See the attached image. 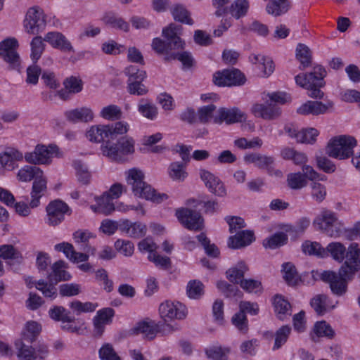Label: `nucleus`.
I'll return each mask as SVG.
<instances>
[{"mask_svg": "<svg viewBox=\"0 0 360 360\" xmlns=\"http://www.w3.org/2000/svg\"><path fill=\"white\" fill-rule=\"evenodd\" d=\"M129 125L126 122H117L110 124L91 126L86 133V138L94 143H110L112 141L127 133Z\"/></svg>", "mask_w": 360, "mask_h": 360, "instance_id": "7ed1b4c3", "label": "nucleus"}, {"mask_svg": "<svg viewBox=\"0 0 360 360\" xmlns=\"http://www.w3.org/2000/svg\"><path fill=\"white\" fill-rule=\"evenodd\" d=\"M244 161L247 163L255 164L259 169L270 170L271 165L274 162V158L271 156L252 153L246 154L244 156Z\"/></svg>", "mask_w": 360, "mask_h": 360, "instance_id": "c85d7f7f", "label": "nucleus"}, {"mask_svg": "<svg viewBox=\"0 0 360 360\" xmlns=\"http://www.w3.org/2000/svg\"><path fill=\"white\" fill-rule=\"evenodd\" d=\"M0 257L4 260H10L8 264L11 266L14 264H21L23 262L22 253L12 245L0 246Z\"/></svg>", "mask_w": 360, "mask_h": 360, "instance_id": "bb28decb", "label": "nucleus"}, {"mask_svg": "<svg viewBox=\"0 0 360 360\" xmlns=\"http://www.w3.org/2000/svg\"><path fill=\"white\" fill-rule=\"evenodd\" d=\"M58 151V148L56 145L38 144L35 146L34 151L25 154V159L28 163L34 165H49L53 155Z\"/></svg>", "mask_w": 360, "mask_h": 360, "instance_id": "9d476101", "label": "nucleus"}, {"mask_svg": "<svg viewBox=\"0 0 360 360\" xmlns=\"http://www.w3.org/2000/svg\"><path fill=\"white\" fill-rule=\"evenodd\" d=\"M160 316L165 321L173 319H184L186 318L187 311L184 305L180 302L166 301L159 307Z\"/></svg>", "mask_w": 360, "mask_h": 360, "instance_id": "2eb2a0df", "label": "nucleus"}, {"mask_svg": "<svg viewBox=\"0 0 360 360\" xmlns=\"http://www.w3.org/2000/svg\"><path fill=\"white\" fill-rule=\"evenodd\" d=\"M328 296L323 294L316 295L310 302L311 307L319 315H323L326 311Z\"/></svg>", "mask_w": 360, "mask_h": 360, "instance_id": "bf43d9fd", "label": "nucleus"}, {"mask_svg": "<svg viewBox=\"0 0 360 360\" xmlns=\"http://www.w3.org/2000/svg\"><path fill=\"white\" fill-rule=\"evenodd\" d=\"M288 236L283 233H276L271 237L266 238L263 241V245L265 248L276 249L288 242Z\"/></svg>", "mask_w": 360, "mask_h": 360, "instance_id": "a18cd8bd", "label": "nucleus"}, {"mask_svg": "<svg viewBox=\"0 0 360 360\" xmlns=\"http://www.w3.org/2000/svg\"><path fill=\"white\" fill-rule=\"evenodd\" d=\"M328 106L319 101H309L302 104L297 110V113L300 115H317L326 112Z\"/></svg>", "mask_w": 360, "mask_h": 360, "instance_id": "2f4dec72", "label": "nucleus"}, {"mask_svg": "<svg viewBox=\"0 0 360 360\" xmlns=\"http://www.w3.org/2000/svg\"><path fill=\"white\" fill-rule=\"evenodd\" d=\"M48 354V347L44 345H40L35 349L22 341L18 347V357L19 360L44 359Z\"/></svg>", "mask_w": 360, "mask_h": 360, "instance_id": "a211bd4d", "label": "nucleus"}, {"mask_svg": "<svg viewBox=\"0 0 360 360\" xmlns=\"http://www.w3.org/2000/svg\"><path fill=\"white\" fill-rule=\"evenodd\" d=\"M175 215L184 226L189 230L200 231L203 227V218L195 210L182 207L176 210Z\"/></svg>", "mask_w": 360, "mask_h": 360, "instance_id": "f8f14e48", "label": "nucleus"}, {"mask_svg": "<svg viewBox=\"0 0 360 360\" xmlns=\"http://www.w3.org/2000/svg\"><path fill=\"white\" fill-rule=\"evenodd\" d=\"M158 332L156 326L153 321H143L139 322L136 326L130 329L129 333L131 335L143 334L145 338L152 340L153 339Z\"/></svg>", "mask_w": 360, "mask_h": 360, "instance_id": "c756f323", "label": "nucleus"}, {"mask_svg": "<svg viewBox=\"0 0 360 360\" xmlns=\"http://www.w3.org/2000/svg\"><path fill=\"white\" fill-rule=\"evenodd\" d=\"M55 250L63 252L66 257L74 263L86 262L89 259V255L85 252H79L75 251L71 243L63 242L55 245Z\"/></svg>", "mask_w": 360, "mask_h": 360, "instance_id": "b1692460", "label": "nucleus"}, {"mask_svg": "<svg viewBox=\"0 0 360 360\" xmlns=\"http://www.w3.org/2000/svg\"><path fill=\"white\" fill-rule=\"evenodd\" d=\"M248 0H235L228 8V11L236 19L245 16L249 9Z\"/></svg>", "mask_w": 360, "mask_h": 360, "instance_id": "ea45409f", "label": "nucleus"}, {"mask_svg": "<svg viewBox=\"0 0 360 360\" xmlns=\"http://www.w3.org/2000/svg\"><path fill=\"white\" fill-rule=\"evenodd\" d=\"M353 278V276L341 269H339L337 272L324 271L321 274V279L328 283L332 293L338 297L343 296L347 293L348 283Z\"/></svg>", "mask_w": 360, "mask_h": 360, "instance_id": "423d86ee", "label": "nucleus"}, {"mask_svg": "<svg viewBox=\"0 0 360 360\" xmlns=\"http://www.w3.org/2000/svg\"><path fill=\"white\" fill-rule=\"evenodd\" d=\"M143 81H127V91L131 95L144 96L148 94V87Z\"/></svg>", "mask_w": 360, "mask_h": 360, "instance_id": "0e129e2a", "label": "nucleus"}, {"mask_svg": "<svg viewBox=\"0 0 360 360\" xmlns=\"http://www.w3.org/2000/svg\"><path fill=\"white\" fill-rule=\"evenodd\" d=\"M283 278L290 285H295L300 280V277L297 271L295 265L290 262H286L283 264Z\"/></svg>", "mask_w": 360, "mask_h": 360, "instance_id": "79ce46f5", "label": "nucleus"}, {"mask_svg": "<svg viewBox=\"0 0 360 360\" xmlns=\"http://www.w3.org/2000/svg\"><path fill=\"white\" fill-rule=\"evenodd\" d=\"M186 292L190 298L198 299L204 294V285L198 280L191 281L187 285Z\"/></svg>", "mask_w": 360, "mask_h": 360, "instance_id": "4d7b16f0", "label": "nucleus"}, {"mask_svg": "<svg viewBox=\"0 0 360 360\" xmlns=\"http://www.w3.org/2000/svg\"><path fill=\"white\" fill-rule=\"evenodd\" d=\"M44 39L39 36L34 37L31 41L30 58L34 63H36L37 60L41 58L45 49V44L44 43Z\"/></svg>", "mask_w": 360, "mask_h": 360, "instance_id": "49530a36", "label": "nucleus"}, {"mask_svg": "<svg viewBox=\"0 0 360 360\" xmlns=\"http://www.w3.org/2000/svg\"><path fill=\"white\" fill-rule=\"evenodd\" d=\"M18 46L15 38H8L0 42V57L7 64L9 70L18 72L21 68V59L17 51Z\"/></svg>", "mask_w": 360, "mask_h": 360, "instance_id": "6e6552de", "label": "nucleus"}, {"mask_svg": "<svg viewBox=\"0 0 360 360\" xmlns=\"http://www.w3.org/2000/svg\"><path fill=\"white\" fill-rule=\"evenodd\" d=\"M186 163L172 162L169 166V176L173 180L184 181L187 176L185 171Z\"/></svg>", "mask_w": 360, "mask_h": 360, "instance_id": "5fc2aeb1", "label": "nucleus"}, {"mask_svg": "<svg viewBox=\"0 0 360 360\" xmlns=\"http://www.w3.org/2000/svg\"><path fill=\"white\" fill-rule=\"evenodd\" d=\"M124 74L128 77V81H143L146 77V71L139 70L135 65L125 68Z\"/></svg>", "mask_w": 360, "mask_h": 360, "instance_id": "774afa93", "label": "nucleus"}, {"mask_svg": "<svg viewBox=\"0 0 360 360\" xmlns=\"http://www.w3.org/2000/svg\"><path fill=\"white\" fill-rule=\"evenodd\" d=\"M95 200L96 204L90 206L91 210L95 213L109 215L115 210L112 198L105 193L99 197H96Z\"/></svg>", "mask_w": 360, "mask_h": 360, "instance_id": "a878e982", "label": "nucleus"}, {"mask_svg": "<svg viewBox=\"0 0 360 360\" xmlns=\"http://www.w3.org/2000/svg\"><path fill=\"white\" fill-rule=\"evenodd\" d=\"M172 14L176 21H179L188 25H192L193 24V20L191 18L190 13L181 5L176 6L173 8Z\"/></svg>", "mask_w": 360, "mask_h": 360, "instance_id": "09e8293b", "label": "nucleus"}, {"mask_svg": "<svg viewBox=\"0 0 360 360\" xmlns=\"http://www.w3.org/2000/svg\"><path fill=\"white\" fill-rule=\"evenodd\" d=\"M254 240L253 231L249 230L241 231L235 236L229 237L228 245L233 249H239L250 245Z\"/></svg>", "mask_w": 360, "mask_h": 360, "instance_id": "393cba45", "label": "nucleus"}, {"mask_svg": "<svg viewBox=\"0 0 360 360\" xmlns=\"http://www.w3.org/2000/svg\"><path fill=\"white\" fill-rule=\"evenodd\" d=\"M248 271V266L243 262H240L234 267L230 268L226 272L227 278L232 283H240L243 281L244 274Z\"/></svg>", "mask_w": 360, "mask_h": 360, "instance_id": "f704fd0d", "label": "nucleus"}, {"mask_svg": "<svg viewBox=\"0 0 360 360\" xmlns=\"http://www.w3.org/2000/svg\"><path fill=\"white\" fill-rule=\"evenodd\" d=\"M325 249L327 250V257L330 254L334 260L342 262L347 251L345 247L342 243L338 242L331 243Z\"/></svg>", "mask_w": 360, "mask_h": 360, "instance_id": "a19ab883", "label": "nucleus"}, {"mask_svg": "<svg viewBox=\"0 0 360 360\" xmlns=\"http://www.w3.org/2000/svg\"><path fill=\"white\" fill-rule=\"evenodd\" d=\"M47 179L42 174L37 177L32 184L31 191V201L30 206L32 208L38 207L40 198L44 195L47 190Z\"/></svg>", "mask_w": 360, "mask_h": 360, "instance_id": "aec40b11", "label": "nucleus"}, {"mask_svg": "<svg viewBox=\"0 0 360 360\" xmlns=\"http://www.w3.org/2000/svg\"><path fill=\"white\" fill-rule=\"evenodd\" d=\"M326 75L325 68L320 65H316L314 66L311 72L297 75L295 79L297 85L309 91L310 97L321 98L323 96V92L320 89L325 85L324 77Z\"/></svg>", "mask_w": 360, "mask_h": 360, "instance_id": "20e7f679", "label": "nucleus"}, {"mask_svg": "<svg viewBox=\"0 0 360 360\" xmlns=\"http://www.w3.org/2000/svg\"><path fill=\"white\" fill-rule=\"evenodd\" d=\"M231 352L229 347L216 345L205 350L207 358L212 360H229V354Z\"/></svg>", "mask_w": 360, "mask_h": 360, "instance_id": "58836bf2", "label": "nucleus"}, {"mask_svg": "<svg viewBox=\"0 0 360 360\" xmlns=\"http://www.w3.org/2000/svg\"><path fill=\"white\" fill-rule=\"evenodd\" d=\"M44 40L49 43L55 49H58L65 52H74V49L71 43L60 32H48L45 35Z\"/></svg>", "mask_w": 360, "mask_h": 360, "instance_id": "412c9836", "label": "nucleus"}, {"mask_svg": "<svg viewBox=\"0 0 360 360\" xmlns=\"http://www.w3.org/2000/svg\"><path fill=\"white\" fill-rule=\"evenodd\" d=\"M98 356L101 360H121L110 343H105L102 345L98 350Z\"/></svg>", "mask_w": 360, "mask_h": 360, "instance_id": "e2e57ef3", "label": "nucleus"}, {"mask_svg": "<svg viewBox=\"0 0 360 360\" xmlns=\"http://www.w3.org/2000/svg\"><path fill=\"white\" fill-rule=\"evenodd\" d=\"M345 261L340 269H344L349 274L354 277L360 271V248L356 243H352L349 246L345 254Z\"/></svg>", "mask_w": 360, "mask_h": 360, "instance_id": "dca6fc26", "label": "nucleus"}, {"mask_svg": "<svg viewBox=\"0 0 360 360\" xmlns=\"http://www.w3.org/2000/svg\"><path fill=\"white\" fill-rule=\"evenodd\" d=\"M311 196L316 202L320 203L323 202L327 195L326 188L324 185L319 183L314 182L311 185Z\"/></svg>", "mask_w": 360, "mask_h": 360, "instance_id": "69168bd1", "label": "nucleus"}, {"mask_svg": "<svg viewBox=\"0 0 360 360\" xmlns=\"http://www.w3.org/2000/svg\"><path fill=\"white\" fill-rule=\"evenodd\" d=\"M243 119L244 114L238 108H221L218 110V117H215L214 120L215 123L225 122L227 124H232L242 122Z\"/></svg>", "mask_w": 360, "mask_h": 360, "instance_id": "5701e85b", "label": "nucleus"}, {"mask_svg": "<svg viewBox=\"0 0 360 360\" xmlns=\"http://www.w3.org/2000/svg\"><path fill=\"white\" fill-rule=\"evenodd\" d=\"M73 166L78 181L83 185L89 184L91 180V173L87 167L80 160L74 161Z\"/></svg>", "mask_w": 360, "mask_h": 360, "instance_id": "37998d69", "label": "nucleus"}, {"mask_svg": "<svg viewBox=\"0 0 360 360\" xmlns=\"http://www.w3.org/2000/svg\"><path fill=\"white\" fill-rule=\"evenodd\" d=\"M244 75L238 69L224 70L214 75L213 82L214 84L222 86H240L245 83Z\"/></svg>", "mask_w": 360, "mask_h": 360, "instance_id": "ddd939ff", "label": "nucleus"}, {"mask_svg": "<svg viewBox=\"0 0 360 360\" xmlns=\"http://www.w3.org/2000/svg\"><path fill=\"white\" fill-rule=\"evenodd\" d=\"M198 240L201 243L205 249L206 254L212 257H217L219 255V250L214 244H211L210 239L204 233L197 236Z\"/></svg>", "mask_w": 360, "mask_h": 360, "instance_id": "6e6d98bb", "label": "nucleus"}, {"mask_svg": "<svg viewBox=\"0 0 360 360\" xmlns=\"http://www.w3.org/2000/svg\"><path fill=\"white\" fill-rule=\"evenodd\" d=\"M65 115L67 120L72 122H88L94 119L93 111L86 107L66 111Z\"/></svg>", "mask_w": 360, "mask_h": 360, "instance_id": "cd10ccee", "label": "nucleus"}, {"mask_svg": "<svg viewBox=\"0 0 360 360\" xmlns=\"http://www.w3.org/2000/svg\"><path fill=\"white\" fill-rule=\"evenodd\" d=\"M65 266V262L63 260H58L52 265V272L48 276L50 283H57L70 278V274L64 269Z\"/></svg>", "mask_w": 360, "mask_h": 360, "instance_id": "7c9ffc66", "label": "nucleus"}, {"mask_svg": "<svg viewBox=\"0 0 360 360\" xmlns=\"http://www.w3.org/2000/svg\"><path fill=\"white\" fill-rule=\"evenodd\" d=\"M41 330V327L36 321H29L22 333V340L28 342L35 341Z\"/></svg>", "mask_w": 360, "mask_h": 360, "instance_id": "de8ad7c7", "label": "nucleus"}, {"mask_svg": "<svg viewBox=\"0 0 360 360\" xmlns=\"http://www.w3.org/2000/svg\"><path fill=\"white\" fill-rule=\"evenodd\" d=\"M102 20L105 25L113 28L119 29L124 32L129 30V25L128 22L114 13L109 12L105 13L102 18Z\"/></svg>", "mask_w": 360, "mask_h": 360, "instance_id": "72a5a7b5", "label": "nucleus"}, {"mask_svg": "<svg viewBox=\"0 0 360 360\" xmlns=\"http://www.w3.org/2000/svg\"><path fill=\"white\" fill-rule=\"evenodd\" d=\"M50 317L57 321L73 322L75 317L70 315V312L61 306H56L49 310Z\"/></svg>", "mask_w": 360, "mask_h": 360, "instance_id": "3c124183", "label": "nucleus"}, {"mask_svg": "<svg viewBox=\"0 0 360 360\" xmlns=\"http://www.w3.org/2000/svg\"><path fill=\"white\" fill-rule=\"evenodd\" d=\"M165 60H179L184 68H191L193 66L194 60L189 52L184 51L182 53L174 52L167 57H165Z\"/></svg>", "mask_w": 360, "mask_h": 360, "instance_id": "052dcab7", "label": "nucleus"}, {"mask_svg": "<svg viewBox=\"0 0 360 360\" xmlns=\"http://www.w3.org/2000/svg\"><path fill=\"white\" fill-rule=\"evenodd\" d=\"M252 112L255 116L267 120L277 119L281 114V110L278 105L269 101L265 103H256L253 105Z\"/></svg>", "mask_w": 360, "mask_h": 360, "instance_id": "6ab92c4d", "label": "nucleus"}, {"mask_svg": "<svg viewBox=\"0 0 360 360\" xmlns=\"http://www.w3.org/2000/svg\"><path fill=\"white\" fill-rule=\"evenodd\" d=\"M284 131L290 137L295 139L297 143H314L319 135L318 130L312 129L310 131L311 138L309 139L307 137L305 132L299 131L298 128L293 124H285Z\"/></svg>", "mask_w": 360, "mask_h": 360, "instance_id": "4be33fe9", "label": "nucleus"}, {"mask_svg": "<svg viewBox=\"0 0 360 360\" xmlns=\"http://www.w3.org/2000/svg\"><path fill=\"white\" fill-rule=\"evenodd\" d=\"M127 174V183L132 186V191L136 196L156 203H160L167 199V194L158 193L150 185L143 181L144 174L141 170L133 168L129 169Z\"/></svg>", "mask_w": 360, "mask_h": 360, "instance_id": "f03ea898", "label": "nucleus"}, {"mask_svg": "<svg viewBox=\"0 0 360 360\" xmlns=\"http://www.w3.org/2000/svg\"><path fill=\"white\" fill-rule=\"evenodd\" d=\"M313 331L317 337H327L333 338L335 335V332L326 321H317L314 326Z\"/></svg>", "mask_w": 360, "mask_h": 360, "instance_id": "13d9d810", "label": "nucleus"}, {"mask_svg": "<svg viewBox=\"0 0 360 360\" xmlns=\"http://www.w3.org/2000/svg\"><path fill=\"white\" fill-rule=\"evenodd\" d=\"M122 110L116 105H109L103 107L100 112V116L107 120L115 121L122 117Z\"/></svg>", "mask_w": 360, "mask_h": 360, "instance_id": "c03bdc74", "label": "nucleus"}, {"mask_svg": "<svg viewBox=\"0 0 360 360\" xmlns=\"http://www.w3.org/2000/svg\"><path fill=\"white\" fill-rule=\"evenodd\" d=\"M182 27L171 23L168 27L163 28L162 36L167 41L155 38L152 42L153 49L158 54H166V57L173 53V51L182 50L184 48L185 42L179 35L181 34Z\"/></svg>", "mask_w": 360, "mask_h": 360, "instance_id": "f257e3e1", "label": "nucleus"}, {"mask_svg": "<svg viewBox=\"0 0 360 360\" xmlns=\"http://www.w3.org/2000/svg\"><path fill=\"white\" fill-rule=\"evenodd\" d=\"M291 333V328L289 326H283L275 333V342L273 347L274 350L280 349L288 340Z\"/></svg>", "mask_w": 360, "mask_h": 360, "instance_id": "864d4df0", "label": "nucleus"}, {"mask_svg": "<svg viewBox=\"0 0 360 360\" xmlns=\"http://www.w3.org/2000/svg\"><path fill=\"white\" fill-rule=\"evenodd\" d=\"M199 175L205 186L212 194L219 197L226 195L225 186L218 176L205 169H200Z\"/></svg>", "mask_w": 360, "mask_h": 360, "instance_id": "f3484780", "label": "nucleus"}, {"mask_svg": "<svg viewBox=\"0 0 360 360\" xmlns=\"http://www.w3.org/2000/svg\"><path fill=\"white\" fill-rule=\"evenodd\" d=\"M98 307L97 304L90 302H82L79 300H75L70 303V307L74 314L79 315L82 313H88L95 311Z\"/></svg>", "mask_w": 360, "mask_h": 360, "instance_id": "8fccbe9b", "label": "nucleus"}, {"mask_svg": "<svg viewBox=\"0 0 360 360\" xmlns=\"http://www.w3.org/2000/svg\"><path fill=\"white\" fill-rule=\"evenodd\" d=\"M117 143L102 145V153L105 156L113 160H119L122 155H130L134 153L135 141L133 138L125 136L116 139Z\"/></svg>", "mask_w": 360, "mask_h": 360, "instance_id": "0eeeda50", "label": "nucleus"}, {"mask_svg": "<svg viewBox=\"0 0 360 360\" xmlns=\"http://www.w3.org/2000/svg\"><path fill=\"white\" fill-rule=\"evenodd\" d=\"M302 250L304 253L309 255H316L319 257H327V250L316 242H305L302 245Z\"/></svg>", "mask_w": 360, "mask_h": 360, "instance_id": "603ef678", "label": "nucleus"}, {"mask_svg": "<svg viewBox=\"0 0 360 360\" xmlns=\"http://www.w3.org/2000/svg\"><path fill=\"white\" fill-rule=\"evenodd\" d=\"M43 174V171L37 166L26 165L22 167L18 173V178L21 181H30Z\"/></svg>", "mask_w": 360, "mask_h": 360, "instance_id": "4c0bfd02", "label": "nucleus"}, {"mask_svg": "<svg viewBox=\"0 0 360 360\" xmlns=\"http://www.w3.org/2000/svg\"><path fill=\"white\" fill-rule=\"evenodd\" d=\"M288 186L294 190L300 189L307 185V181L300 173H290L287 176Z\"/></svg>", "mask_w": 360, "mask_h": 360, "instance_id": "680f3d73", "label": "nucleus"}, {"mask_svg": "<svg viewBox=\"0 0 360 360\" xmlns=\"http://www.w3.org/2000/svg\"><path fill=\"white\" fill-rule=\"evenodd\" d=\"M357 141L354 136L340 135L333 138L328 143L327 154L333 158L345 160L353 155Z\"/></svg>", "mask_w": 360, "mask_h": 360, "instance_id": "39448f33", "label": "nucleus"}, {"mask_svg": "<svg viewBox=\"0 0 360 360\" xmlns=\"http://www.w3.org/2000/svg\"><path fill=\"white\" fill-rule=\"evenodd\" d=\"M296 58L300 62V70H304L311 64L312 55L309 48L303 44H299L296 48Z\"/></svg>", "mask_w": 360, "mask_h": 360, "instance_id": "c9c22d12", "label": "nucleus"}, {"mask_svg": "<svg viewBox=\"0 0 360 360\" xmlns=\"http://www.w3.org/2000/svg\"><path fill=\"white\" fill-rule=\"evenodd\" d=\"M138 111L146 119L155 120L158 113V108L148 99L142 98L138 105Z\"/></svg>", "mask_w": 360, "mask_h": 360, "instance_id": "e433bc0d", "label": "nucleus"}, {"mask_svg": "<svg viewBox=\"0 0 360 360\" xmlns=\"http://www.w3.org/2000/svg\"><path fill=\"white\" fill-rule=\"evenodd\" d=\"M63 85L72 94H77L82 90L83 82L81 79L71 76L64 80Z\"/></svg>", "mask_w": 360, "mask_h": 360, "instance_id": "338daca9", "label": "nucleus"}, {"mask_svg": "<svg viewBox=\"0 0 360 360\" xmlns=\"http://www.w3.org/2000/svg\"><path fill=\"white\" fill-rule=\"evenodd\" d=\"M274 311L280 320H284L291 315V306L281 295H276L274 300Z\"/></svg>", "mask_w": 360, "mask_h": 360, "instance_id": "473e14b6", "label": "nucleus"}, {"mask_svg": "<svg viewBox=\"0 0 360 360\" xmlns=\"http://www.w3.org/2000/svg\"><path fill=\"white\" fill-rule=\"evenodd\" d=\"M314 224L330 237H338L342 230V225L338 221L335 213L328 210L321 211L320 215L314 220Z\"/></svg>", "mask_w": 360, "mask_h": 360, "instance_id": "1a4fd4ad", "label": "nucleus"}, {"mask_svg": "<svg viewBox=\"0 0 360 360\" xmlns=\"http://www.w3.org/2000/svg\"><path fill=\"white\" fill-rule=\"evenodd\" d=\"M46 25V15L44 11L38 6H34L26 13L24 26L26 31L32 34L42 32Z\"/></svg>", "mask_w": 360, "mask_h": 360, "instance_id": "9b49d317", "label": "nucleus"}, {"mask_svg": "<svg viewBox=\"0 0 360 360\" xmlns=\"http://www.w3.org/2000/svg\"><path fill=\"white\" fill-rule=\"evenodd\" d=\"M48 224L57 226L64 220L65 214H70L68 205L60 200H55L49 202L46 208Z\"/></svg>", "mask_w": 360, "mask_h": 360, "instance_id": "4468645a", "label": "nucleus"}]
</instances>
